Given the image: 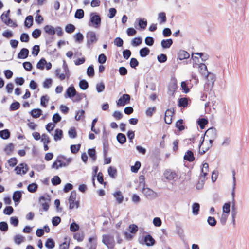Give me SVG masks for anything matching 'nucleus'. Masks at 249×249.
<instances>
[{"label": "nucleus", "instance_id": "052dcab7", "mask_svg": "<svg viewBox=\"0 0 249 249\" xmlns=\"http://www.w3.org/2000/svg\"><path fill=\"white\" fill-rule=\"evenodd\" d=\"M41 34V30L38 29H36L33 31L32 33V36L33 38L36 39L40 36Z\"/></svg>", "mask_w": 249, "mask_h": 249}, {"label": "nucleus", "instance_id": "393cba45", "mask_svg": "<svg viewBox=\"0 0 249 249\" xmlns=\"http://www.w3.org/2000/svg\"><path fill=\"white\" fill-rule=\"evenodd\" d=\"M22 194L20 191H15L13 195V199L14 202H19L21 198Z\"/></svg>", "mask_w": 249, "mask_h": 249}, {"label": "nucleus", "instance_id": "680f3d73", "mask_svg": "<svg viewBox=\"0 0 249 249\" xmlns=\"http://www.w3.org/2000/svg\"><path fill=\"white\" fill-rule=\"evenodd\" d=\"M81 145L78 144L77 145H71V151L73 154L76 153L80 149Z\"/></svg>", "mask_w": 249, "mask_h": 249}, {"label": "nucleus", "instance_id": "aec40b11", "mask_svg": "<svg viewBox=\"0 0 249 249\" xmlns=\"http://www.w3.org/2000/svg\"><path fill=\"white\" fill-rule=\"evenodd\" d=\"M184 159L190 162L193 161L195 159L193 153L190 150H188L184 156Z\"/></svg>", "mask_w": 249, "mask_h": 249}, {"label": "nucleus", "instance_id": "9d476101", "mask_svg": "<svg viewBox=\"0 0 249 249\" xmlns=\"http://www.w3.org/2000/svg\"><path fill=\"white\" fill-rule=\"evenodd\" d=\"M86 38L87 39V44H91L95 43L98 40L96 34L93 31H89L87 33Z\"/></svg>", "mask_w": 249, "mask_h": 249}, {"label": "nucleus", "instance_id": "de8ad7c7", "mask_svg": "<svg viewBox=\"0 0 249 249\" xmlns=\"http://www.w3.org/2000/svg\"><path fill=\"white\" fill-rule=\"evenodd\" d=\"M142 40L141 37H135L132 40L131 44L132 46L136 47L140 45L142 43Z\"/></svg>", "mask_w": 249, "mask_h": 249}, {"label": "nucleus", "instance_id": "a18cd8bd", "mask_svg": "<svg viewBox=\"0 0 249 249\" xmlns=\"http://www.w3.org/2000/svg\"><path fill=\"white\" fill-rule=\"evenodd\" d=\"M208 224L214 227L216 225L217 221L214 217L209 216L207 220Z\"/></svg>", "mask_w": 249, "mask_h": 249}, {"label": "nucleus", "instance_id": "79ce46f5", "mask_svg": "<svg viewBox=\"0 0 249 249\" xmlns=\"http://www.w3.org/2000/svg\"><path fill=\"white\" fill-rule=\"evenodd\" d=\"M14 146L13 143H9L4 148V151L8 155L11 154L12 152L14 149Z\"/></svg>", "mask_w": 249, "mask_h": 249}, {"label": "nucleus", "instance_id": "5fc2aeb1", "mask_svg": "<svg viewBox=\"0 0 249 249\" xmlns=\"http://www.w3.org/2000/svg\"><path fill=\"white\" fill-rule=\"evenodd\" d=\"M141 167V163L139 161H136L134 166L131 167V170L133 173H137Z\"/></svg>", "mask_w": 249, "mask_h": 249}, {"label": "nucleus", "instance_id": "4be33fe9", "mask_svg": "<svg viewBox=\"0 0 249 249\" xmlns=\"http://www.w3.org/2000/svg\"><path fill=\"white\" fill-rule=\"evenodd\" d=\"M158 20L160 24L164 23L166 21V14L164 12H160L158 14Z\"/></svg>", "mask_w": 249, "mask_h": 249}, {"label": "nucleus", "instance_id": "69168bd1", "mask_svg": "<svg viewBox=\"0 0 249 249\" xmlns=\"http://www.w3.org/2000/svg\"><path fill=\"white\" fill-rule=\"evenodd\" d=\"M40 51L39 46L36 45L32 48V53L34 56H37Z\"/></svg>", "mask_w": 249, "mask_h": 249}, {"label": "nucleus", "instance_id": "c756f323", "mask_svg": "<svg viewBox=\"0 0 249 249\" xmlns=\"http://www.w3.org/2000/svg\"><path fill=\"white\" fill-rule=\"evenodd\" d=\"M140 55L142 57H145L150 53V50L147 47H144L140 50Z\"/></svg>", "mask_w": 249, "mask_h": 249}, {"label": "nucleus", "instance_id": "09e8293b", "mask_svg": "<svg viewBox=\"0 0 249 249\" xmlns=\"http://www.w3.org/2000/svg\"><path fill=\"white\" fill-rule=\"evenodd\" d=\"M188 100L186 98H181L178 101V106L184 107L187 106Z\"/></svg>", "mask_w": 249, "mask_h": 249}, {"label": "nucleus", "instance_id": "39448f33", "mask_svg": "<svg viewBox=\"0 0 249 249\" xmlns=\"http://www.w3.org/2000/svg\"><path fill=\"white\" fill-rule=\"evenodd\" d=\"M76 192L75 191H72L69 198L70 209H73L74 208L77 209L79 207V202L78 201H76Z\"/></svg>", "mask_w": 249, "mask_h": 249}, {"label": "nucleus", "instance_id": "13d9d810", "mask_svg": "<svg viewBox=\"0 0 249 249\" xmlns=\"http://www.w3.org/2000/svg\"><path fill=\"white\" fill-rule=\"evenodd\" d=\"M87 75L89 77H93L94 75V70L93 65L89 66L87 71Z\"/></svg>", "mask_w": 249, "mask_h": 249}, {"label": "nucleus", "instance_id": "4d7b16f0", "mask_svg": "<svg viewBox=\"0 0 249 249\" xmlns=\"http://www.w3.org/2000/svg\"><path fill=\"white\" fill-rule=\"evenodd\" d=\"M138 230V226L135 224H131L129 226V231L131 233L135 234Z\"/></svg>", "mask_w": 249, "mask_h": 249}, {"label": "nucleus", "instance_id": "1a4fd4ad", "mask_svg": "<svg viewBox=\"0 0 249 249\" xmlns=\"http://www.w3.org/2000/svg\"><path fill=\"white\" fill-rule=\"evenodd\" d=\"M164 176L169 181H175L178 178L176 173L171 170H166L164 173Z\"/></svg>", "mask_w": 249, "mask_h": 249}, {"label": "nucleus", "instance_id": "f03ea898", "mask_svg": "<svg viewBox=\"0 0 249 249\" xmlns=\"http://www.w3.org/2000/svg\"><path fill=\"white\" fill-rule=\"evenodd\" d=\"M102 242L107 246L108 249H114L115 242L113 235L110 234L103 235Z\"/></svg>", "mask_w": 249, "mask_h": 249}, {"label": "nucleus", "instance_id": "f704fd0d", "mask_svg": "<svg viewBox=\"0 0 249 249\" xmlns=\"http://www.w3.org/2000/svg\"><path fill=\"white\" fill-rule=\"evenodd\" d=\"M108 173L110 177L115 178L117 175V170L115 168L110 166L108 168Z\"/></svg>", "mask_w": 249, "mask_h": 249}, {"label": "nucleus", "instance_id": "20e7f679", "mask_svg": "<svg viewBox=\"0 0 249 249\" xmlns=\"http://www.w3.org/2000/svg\"><path fill=\"white\" fill-rule=\"evenodd\" d=\"M139 242L142 245H146L147 246H151L154 245L155 241L150 234L146 235L144 237H140Z\"/></svg>", "mask_w": 249, "mask_h": 249}, {"label": "nucleus", "instance_id": "5701e85b", "mask_svg": "<svg viewBox=\"0 0 249 249\" xmlns=\"http://www.w3.org/2000/svg\"><path fill=\"white\" fill-rule=\"evenodd\" d=\"M199 71L200 73L204 76H205L209 72L207 66L203 63H200L199 65Z\"/></svg>", "mask_w": 249, "mask_h": 249}, {"label": "nucleus", "instance_id": "423d86ee", "mask_svg": "<svg viewBox=\"0 0 249 249\" xmlns=\"http://www.w3.org/2000/svg\"><path fill=\"white\" fill-rule=\"evenodd\" d=\"M205 77L207 80V83L204 85V89L205 90H208L209 86L211 89L213 87L215 80V76L214 74L209 72Z\"/></svg>", "mask_w": 249, "mask_h": 249}, {"label": "nucleus", "instance_id": "a878e982", "mask_svg": "<svg viewBox=\"0 0 249 249\" xmlns=\"http://www.w3.org/2000/svg\"><path fill=\"white\" fill-rule=\"evenodd\" d=\"M116 139L117 141L121 144H124L126 140L125 135L121 133L117 134Z\"/></svg>", "mask_w": 249, "mask_h": 249}, {"label": "nucleus", "instance_id": "9b49d317", "mask_svg": "<svg viewBox=\"0 0 249 249\" xmlns=\"http://www.w3.org/2000/svg\"><path fill=\"white\" fill-rule=\"evenodd\" d=\"M142 193L148 199H152L157 196V193L148 188H143Z\"/></svg>", "mask_w": 249, "mask_h": 249}, {"label": "nucleus", "instance_id": "ddd939ff", "mask_svg": "<svg viewBox=\"0 0 249 249\" xmlns=\"http://www.w3.org/2000/svg\"><path fill=\"white\" fill-rule=\"evenodd\" d=\"M28 170L27 165L25 163H21L18 166H17L15 170L16 171L17 174H25Z\"/></svg>", "mask_w": 249, "mask_h": 249}, {"label": "nucleus", "instance_id": "f8f14e48", "mask_svg": "<svg viewBox=\"0 0 249 249\" xmlns=\"http://www.w3.org/2000/svg\"><path fill=\"white\" fill-rule=\"evenodd\" d=\"M174 114L173 109H168L165 112L164 121L167 124H171L172 122V116Z\"/></svg>", "mask_w": 249, "mask_h": 249}, {"label": "nucleus", "instance_id": "b1692460", "mask_svg": "<svg viewBox=\"0 0 249 249\" xmlns=\"http://www.w3.org/2000/svg\"><path fill=\"white\" fill-rule=\"evenodd\" d=\"M192 213L194 215H197L199 213L200 205L199 203L195 202L192 205Z\"/></svg>", "mask_w": 249, "mask_h": 249}, {"label": "nucleus", "instance_id": "f3484780", "mask_svg": "<svg viewBox=\"0 0 249 249\" xmlns=\"http://www.w3.org/2000/svg\"><path fill=\"white\" fill-rule=\"evenodd\" d=\"M44 30L46 34L50 36H53L55 33L53 27L51 25H47L44 27Z\"/></svg>", "mask_w": 249, "mask_h": 249}, {"label": "nucleus", "instance_id": "bb28decb", "mask_svg": "<svg viewBox=\"0 0 249 249\" xmlns=\"http://www.w3.org/2000/svg\"><path fill=\"white\" fill-rule=\"evenodd\" d=\"M55 243L51 238H48L46 243L45 246L48 249H52L54 247Z\"/></svg>", "mask_w": 249, "mask_h": 249}, {"label": "nucleus", "instance_id": "603ef678", "mask_svg": "<svg viewBox=\"0 0 249 249\" xmlns=\"http://www.w3.org/2000/svg\"><path fill=\"white\" fill-rule=\"evenodd\" d=\"M105 85L103 82L99 83L96 84V89L98 93L103 91L105 89Z\"/></svg>", "mask_w": 249, "mask_h": 249}, {"label": "nucleus", "instance_id": "49530a36", "mask_svg": "<svg viewBox=\"0 0 249 249\" xmlns=\"http://www.w3.org/2000/svg\"><path fill=\"white\" fill-rule=\"evenodd\" d=\"M79 229V226L75 222H72L70 226V230L71 232H76Z\"/></svg>", "mask_w": 249, "mask_h": 249}, {"label": "nucleus", "instance_id": "72a5a7b5", "mask_svg": "<svg viewBox=\"0 0 249 249\" xmlns=\"http://www.w3.org/2000/svg\"><path fill=\"white\" fill-rule=\"evenodd\" d=\"M79 86L80 88L82 90H86L89 87V84L88 82L84 79H82L80 81L79 83Z\"/></svg>", "mask_w": 249, "mask_h": 249}, {"label": "nucleus", "instance_id": "cd10ccee", "mask_svg": "<svg viewBox=\"0 0 249 249\" xmlns=\"http://www.w3.org/2000/svg\"><path fill=\"white\" fill-rule=\"evenodd\" d=\"M33 22V18L32 16H28L26 18L24 25L27 27H30Z\"/></svg>", "mask_w": 249, "mask_h": 249}, {"label": "nucleus", "instance_id": "c03bdc74", "mask_svg": "<svg viewBox=\"0 0 249 249\" xmlns=\"http://www.w3.org/2000/svg\"><path fill=\"white\" fill-rule=\"evenodd\" d=\"M84 114L85 111L84 110L81 109L80 110H78L77 111L75 116V120L77 121L80 120L82 118H84Z\"/></svg>", "mask_w": 249, "mask_h": 249}, {"label": "nucleus", "instance_id": "e2e57ef3", "mask_svg": "<svg viewBox=\"0 0 249 249\" xmlns=\"http://www.w3.org/2000/svg\"><path fill=\"white\" fill-rule=\"evenodd\" d=\"M20 40L22 42H27L29 40V35L26 33H22L21 34Z\"/></svg>", "mask_w": 249, "mask_h": 249}, {"label": "nucleus", "instance_id": "6e6552de", "mask_svg": "<svg viewBox=\"0 0 249 249\" xmlns=\"http://www.w3.org/2000/svg\"><path fill=\"white\" fill-rule=\"evenodd\" d=\"M71 161V158H66L64 156H59L57 158V162H59V166L60 167L67 166Z\"/></svg>", "mask_w": 249, "mask_h": 249}, {"label": "nucleus", "instance_id": "c85d7f7f", "mask_svg": "<svg viewBox=\"0 0 249 249\" xmlns=\"http://www.w3.org/2000/svg\"><path fill=\"white\" fill-rule=\"evenodd\" d=\"M42 110L40 109H34L31 111V114L33 118H38L41 114Z\"/></svg>", "mask_w": 249, "mask_h": 249}, {"label": "nucleus", "instance_id": "ea45409f", "mask_svg": "<svg viewBox=\"0 0 249 249\" xmlns=\"http://www.w3.org/2000/svg\"><path fill=\"white\" fill-rule=\"evenodd\" d=\"M14 239L16 244L19 245L24 241V237L21 235L18 234L15 236Z\"/></svg>", "mask_w": 249, "mask_h": 249}, {"label": "nucleus", "instance_id": "dca6fc26", "mask_svg": "<svg viewBox=\"0 0 249 249\" xmlns=\"http://www.w3.org/2000/svg\"><path fill=\"white\" fill-rule=\"evenodd\" d=\"M29 54V50L26 48L22 49L18 55V57L19 59H25Z\"/></svg>", "mask_w": 249, "mask_h": 249}, {"label": "nucleus", "instance_id": "2eb2a0df", "mask_svg": "<svg viewBox=\"0 0 249 249\" xmlns=\"http://www.w3.org/2000/svg\"><path fill=\"white\" fill-rule=\"evenodd\" d=\"M113 196L115 198L116 201L119 203H122L124 200V196L121 191H118L113 194Z\"/></svg>", "mask_w": 249, "mask_h": 249}, {"label": "nucleus", "instance_id": "774afa93", "mask_svg": "<svg viewBox=\"0 0 249 249\" xmlns=\"http://www.w3.org/2000/svg\"><path fill=\"white\" fill-rule=\"evenodd\" d=\"M53 185H57L61 183V179L58 176H54L51 180Z\"/></svg>", "mask_w": 249, "mask_h": 249}, {"label": "nucleus", "instance_id": "7c9ffc66", "mask_svg": "<svg viewBox=\"0 0 249 249\" xmlns=\"http://www.w3.org/2000/svg\"><path fill=\"white\" fill-rule=\"evenodd\" d=\"M208 123V121L207 119L204 118L199 119L197 121V123L201 129H203L205 128V125L207 124Z\"/></svg>", "mask_w": 249, "mask_h": 249}, {"label": "nucleus", "instance_id": "a211bd4d", "mask_svg": "<svg viewBox=\"0 0 249 249\" xmlns=\"http://www.w3.org/2000/svg\"><path fill=\"white\" fill-rule=\"evenodd\" d=\"M89 249H96L97 247V240L96 238L95 237H91L89 239Z\"/></svg>", "mask_w": 249, "mask_h": 249}, {"label": "nucleus", "instance_id": "4c0bfd02", "mask_svg": "<svg viewBox=\"0 0 249 249\" xmlns=\"http://www.w3.org/2000/svg\"><path fill=\"white\" fill-rule=\"evenodd\" d=\"M88 154L90 158H91L93 161L96 160V151L94 148H91L88 149Z\"/></svg>", "mask_w": 249, "mask_h": 249}, {"label": "nucleus", "instance_id": "3c124183", "mask_svg": "<svg viewBox=\"0 0 249 249\" xmlns=\"http://www.w3.org/2000/svg\"><path fill=\"white\" fill-rule=\"evenodd\" d=\"M223 213L229 214L230 212V203H226L223 206Z\"/></svg>", "mask_w": 249, "mask_h": 249}, {"label": "nucleus", "instance_id": "c9c22d12", "mask_svg": "<svg viewBox=\"0 0 249 249\" xmlns=\"http://www.w3.org/2000/svg\"><path fill=\"white\" fill-rule=\"evenodd\" d=\"M46 60L44 58H41L37 63L36 68L38 69L43 70L44 69Z\"/></svg>", "mask_w": 249, "mask_h": 249}, {"label": "nucleus", "instance_id": "0eeeda50", "mask_svg": "<svg viewBox=\"0 0 249 249\" xmlns=\"http://www.w3.org/2000/svg\"><path fill=\"white\" fill-rule=\"evenodd\" d=\"M130 96L127 94H123L117 101V106H124L130 103Z\"/></svg>", "mask_w": 249, "mask_h": 249}, {"label": "nucleus", "instance_id": "e433bc0d", "mask_svg": "<svg viewBox=\"0 0 249 249\" xmlns=\"http://www.w3.org/2000/svg\"><path fill=\"white\" fill-rule=\"evenodd\" d=\"M209 171V165L207 163H205L202 165L201 168L202 175L205 178L207 175V173Z\"/></svg>", "mask_w": 249, "mask_h": 249}, {"label": "nucleus", "instance_id": "412c9836", "mask_svg": "<svg viewBox=\"0 0 249 249\" xmlns=\"http://www.w3.org/2000/svg\"><path fill=\"white\" fill-rule=\"evenodd\" d=\"M172 43L173 41L171 39H163L161 42V46L164 49L170 48Z\"/></svg>", "mask_w": 249, "mask_h": 249}, {"label": "nucleus", "instance_id": "6e6d98bb", "mask_svg": "<svg viewBox=\"0 0 249 249\" xmlns=\"http://www.w3.org/2000/svg\"><path fill=\"white\" fill-rule=\"evenodd\" d=\"M86 95L84 93H76V95L74 96V99L73 100L74 102H79L83 98L85 97Z\"/></svg>", "mask_w": 249, "mask_h": 249}, {"label": "nucleus", "instance_id": "6ab92c4d", "mask_svg": "<svg viewBox=\"0 0 249 249\" xmlns=\"http://www.w3.org/2000/svg\"><path fill=\"white\" fill-rule=\"evenodd\" d=\"M189 56L190 55L189 53L184 50L179 51L178 54V58L180 60L187 59L189 57Z\"/></svg>", "mask_w": 249, "mask_h": 249}, {"label": "nucleus", "instance_id": "a19ab883", "mask_svg": "<svg viewBox=\"0 0 249 249\" xmlns=\"http://www.w3.org/2000/svg\"><path fill=\"white\" fill-rule=\"evenodd\" d=\"M38 185L36 183H33L28 186L27 189L31 193H34L36 191Z\"/></svg>", "mask_w": 249, "mask_h": 249}, {"label": "nucleus", "instance_id": "338daca9", "mask_svg": "<svg viewBox=\"0 0 249 249\" xmlns=\"http://www.w3.org/2000/svg\"><path fill=\"white\" fill-rule=\"evenodd\" d=\"M183 120L180 119L178 120L176 124V126L178 128L180 131H182L184 129V127L183 125Z\"/></svg>", "mask_w": 249, "mask_h": 249}, {"label": "nucleus", "instance_id": "7ed1b4c3", "mask_svg": "<svg viewBox=\"0 0 249 249\" xmlns=\"http://www.w3.org/2000/svg\"><path fill=\"white\" fill-rule=\"evenodd\" d=\"M101 23L100 16L96 13H91L90 15L89 26H92L95 28H99Z\"/></svg>", "mask_w": 249, "mask_h": 249}, {"label": "nucleus", "instance_id": "8fccbe9b", "mask_svg": "<svg viewBox=\"0 0 249 249\" xmlns=\"http://www.w3.org/2000/svg\"><path fill=\"white\" fill-rule=\"evenodd\" d=\"M75 26L71 24H68L65 27V31L67 33L71 34L74 31Z\"/></svg>", "mask_w": 249, "mask_h": 249}, {"label": "nucleus", "instance_id": "473e14b6", "mask_svg": "<svg viewBox=\"0 0 249 249\" xmlns=\"http://www.w3.org/2000/svg\"><path fill=\"white\" fill-rule=\"evenodd\" d=\"M10 135V132L8 129H4L0 131V137L3 139H7Z\"/></svg>", "mask_w": 249, "mask_h": 249}, {"label": "nucleus", "instance_id": "4468645a", "mask_svg": "<svg viewBox=\"0 0 249 249\" xmlns=\"http://www.w3.org/2000/svg\"><path fill=\"white\" fill-rule=\"evenodd\" d=\"M76 91L74 87L73 86H71L67 89L66 94L65 95V97H68L71 99H72V98L74 97V96L76 95Z\"/></svg>", "mask_w": 249, "mask_h": 249}, {"label": "nucleus", "instance_id": "f257e3e1", "mask_svg": "<svg viewBox=\"0 0 249 249\" xmlns=\"http://www.w3.org/2000/svg\"><path fill=\"white\" fill-rule=\"evenodd\" d=\"M217 130L214 127H211L207 129L204 134V138L208 139L210 147H211L213 141L217 138Z\"/></svg>", "mask_w": 249, "mask_h": 249}, {"label": "nucleus", "instance_id": "37998d69", "mask_svg": "<svg viewBox=\"0 0 249 249\" xmlns=\"http://www.w3.org/2000/svg\"><path fill=\"white\" fill-rule=\"evenodd\" d=\"M68 135L70 138L74 139L77 136V133L74 127H71L69 131Z\"/></svg>", "mask_w": 249, "mask_h": 249}, {"label": "nucleus", "instance_id": "0e129e2a", "mask_svg": "<svg viewBox=\"0 0 249 249\" xmlns=\"http://www.w3.org/2000/svg\"><path fill=\"white\" fill-rule=\"evenodd\" d=\"M157 59L160 63H164L167 61V58L165 54H160L158 56Z\"/></svg>", "mask_w": 249, "mask_h": 249}, {"label": "nucleus", "instance_id": "2f4dec72", "mask_svg": "<svg viewBox=\"0 0 249 249\" xmlns=\"http://www.w3.org/2000/svg\"><path fill=\"white\" fill-rule=\"evenodd\" d=\"M55 132V133L54 135V140L55 141L61 140L63 134L62 131L60 129H56Z\"/></svg>", "mask_w": 249, "mask_h": 249}, {"label": "nucleus", "instance_id": "864d4df0", "mask_svg": "<svg viewBox=\"0 0 249 249\" xmlns=\"http://www.w3.org/2000/svg\"><path fill=\"white\" fill-rule=\"evenodd\" d=\"M20 107V104L18 102H15L12 103L10 106V110L11 111L16 110Z\"/></svg>", "mask_w": 249, "mask_h": 249}, {"label": "nucleus", "instance_id": "bf43d9fd", "mask_svg": "<svg viewBox=\"0 0 249 249\" xmlns=\"http://www.w3.org/2000/svg\"><path fill=\"white\" fill-rule=\"evenodd\" d=\"M41 142L43 144H48L50 142L49 137L46 134H43L41 136Z\"/></svg>", "mask_w": 249, "mask_h": 249}, {"label": "nucleus", "instance_id": "58836bf2", "mask_svg": "<svg viewBox=\"0 0 249 249\" xmlns=\"http://www.w3.org/2000/svg\"><path fill=\"white\" fill-rule=\"evenodd\" d=\"M84 11L81 9H77L76 11L74 17L76 18L81 19L84 17Z\"/></svg>", "mask_w": 249, "mask_h": 249}]
</instances>
